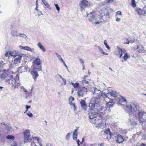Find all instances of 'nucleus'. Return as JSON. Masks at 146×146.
<instances>
[{
  "label": "nucleus",
  "instance_id": "603ef678",
  "mask_svg": "<svg viewBox=\"0 0 146 146\" xmlns=\"http://www.w3.org/2000/svg\"><path fill=\"white\" fill-rule=\"evenodd\" d=\"M25 107H26V111H27L28 109H29L31 108L30 106H29L27 105H26L25 106Z\"/></svg>",
  "mask_w": 146,
  "mask_h": 146
},
{
  "label": "nucleus",
  "instance_id": "4c0bfd02",
  "mask_svg": "<svg viewBox=\"0 0 146 146\" xmlns=\"http://www.w3.org/2000/svg\"><path fill=\"white\" fill-rule=\"evenodd\" d=\"M109 93L110 92H108V93H106L105 92H104L103 93H102L103 94V95H104L106 98H109V97H108L109 96Z\"/></svg>",
  "mask_w": 146,
  "mask_h": 146
},
{
  "label": "nucleus",
  "instance_id": "58836bf2",
  "mask_svg": "<svg viewBox=\"0 0 146 146\" xmlns=\"http://www.w3.org/2000/svg\"><path fill=\"white\" fill-rule=\"evenodd\" d=\"M54 5L56 7V8L57 10L58 11H59L60 10V8L59 7V6H58V4H55Z\"/></svg>",
  "mask_w": 146,
  "mask_h": 146
},
{
  "label": "nucleus",
  "instance_id": "39448f33",
  "mask_svg": "<svg viewBox=\"0 0 146 146\" xmlns=\"http://www.w3.org/2000/svg\"><path fill=\"white\" fill-rule=\"evenodd\" d=\"M139 119L140 123L146 122V113L143 111H138V113Z\"/></svg>",
  "mask_w": 146,
  "mask_h": 146
},
{
  "label": "nucleus",
  "instance_id": "f8f14e48",
  "mask_svg": "<svg viewBox=\"0 0 146 146\" xmlns=\"http://www.w3.org/2000/svg\"><path fill=\"white\" fill-rule=\"evenodd\" d=\"M8 52L10 55L13 57L17 56L18 55H19L21 53L18 52L17 51L15 50H13L12 51H9Z\"/></svg>",
  "mask_w": 146,
  "mask_h": 146
},
{
  "label": "nucleus",
  "instance_id": "ea45409f",
  "mask_svg": "<svg viewBox=\"0 0 146 146\" xmlns=\"http://www.w3.org/2000/svg\"><path fill=\"white\" fill-rule=\"evenodd\" d=\"M62 80L64 82V85H66V80L64 78H62Z\"/></svg>",
  "mask_w": 146,
  "mask_h": 146
},
{
  "label": "nucleus",
  "instance_id": "2f4dec72",
  "mask_svg": "<svg viewBox=\"0 0 146 146\" xmlns=\"http://www.w3.org/2000/svg\"><path fill=\"white\" fill-rule=\"evenodd\" d=\"M56 54L57 57L62 62L64 61L63 59L61 58L60 55L57 53H56Z\"/></svg>",
  "mask_w": 146,
  "mask_h": 146
},
{
  "label": "nucleus",
  "instance_id": "bb28decb",
  "mask_svg": "<svg viewBox=\"0 0 146 146\" xmlns=\"http://www.w3.org/2000/svg\"><path fill=\"white\" fill-rule=\"evenodd\" d=\"M117 48L119 52L121 53L122 54H123L124 53L125 51V50H122L118 46H117Z\"/></svg>",
  "mask_w": 146,
  "mask_h": 146
},
{
  "label": "nucleus",
  "instance_id": "7ed1b4c3",
  "mask_svg": "<svg viewBox=\"0 0 146 146\" xmlns=\"http://www.w3.org/2000/svg\"><path fill=\"white\" fill-rule=\"evenodd\" d=\"M103 15L102 16V19L97 16H95L94 12H90V13L88 14L87 17L88 18V20L89 21L92 22L94 24H98L101 23L104 21V20L102 19Z\"/></svg>",
  "mask_w": 146,
  "mask_h": 146
},
{
  "label": "nucleus",
  "instance_id": "e433bc0d",
  "mask_svg": "<svg viewBox=\"0 0 146 146\" xmlns=\"http://www.w3.org/2000/svg\"><path fill=\"white\" fill-rule=\"evenodd\" d=\"M19 36H21L22 37L24 38H27V36L24 34H19Z\"/></svg>",
  "mask_w": 146,
  "mask_h": 146
},
{
  "label": "nucleus",
  "instance_id": "a18cd8bd",
  "mask_svg": "<svg viewBox=\"0 0 146 146\" xmlns=\"http://www.w3.org/2000/svg\"><path fill=\"white\" fill-rule=\"evenodd\" d=\"M27 115L30 117H32L33 116V115L32 114V113H27Z\"/></svg>",
  "mask_w": 146,
  "mask_h": 146
},
{
  "label": "nucleus",
  "instance_id": "7c9ffc66",
  "mask_svg": "<svg viewBox=\"0 0 146 146\" xmlns=\"http://www.w3.org/2000/svg\"><path fill=\"white\" fill-rule=\"evenodd\" d=\"M25 50H28L31 52H33L34 51V48H31L29 47L26 46L25 47Z\"/></svg>",
  "mask_w": 146,
  "mask_h": 146
},
{
  "label": "nucleus",
  "instance_id": "864d4df0",
  "mask_svg": "<svg viewBox=\"0 0 146 146\" xmlns=\"http://www.w3.org/2000/svg\"><path fill=\"white\" fill-rule=\"evenodd\" d=\"M109 99L110 100L109 102H108V103L109 104H111V103H112L113 102V100L111 98H110Z\"/></svg>",
  "mask_w": 146,
  "mask_h": 146
},
{
  "label": "nucleus",
  "instance_id": "c9c22d12",
  "mask_svg": "<svg viewBox=\"0 0 146 146\" xmlns=\"http://www.w3.org/2000/svg\"><path fill=\"white\" fill-rule=\"evenodd\" d=\"M70 135V133H67V134L66 135V139L67 140H69Z\"/></svg>",
  "mask_w": 146,
  "mask_h": 146
},
{
  "label": "nucleus",
  "instance_id": "e2e57ef3",
  "mask_svg": "<svg viewBox=\"0 0 146 146\" xmlns=\"http://www.w3.org/2000/svg\"><path fill=\"white\" fill-rule=\"evenodd\" d=\"M63 63V64H64V65L66 67V68L68 70V68L67 67V66L66 65V64L65 63V62H64V61L63 62H62Z\"/></svg>",
  "mask_w": 146,
  "mask_h": 146
},
{
  "label": "nucleus",
  "instance_id": "f3484780",
  "mask_svg": "<svg viewBox=\"0 0 146 146\" xmlns=\"http://www.w3.org/2000/svg\"><path fill=\"white\" fill-rule=\"evenodd\" d=\"M78 131H77V129H75L73 132V139L74 140H76L77 139V136Z\"/></svg>",
  "mask_w": 146,
  "mask_h": 146
},
{
  "label": "nucleus",
  "instance_id": "0e129e2a",
  "mask_svg": "<svg viewBox=\"0 0 146 146\" xmlns=\"http://www.w3.org/2000/svg\"><path fill=\"white\" fill-rule=\"evenodd\" d=\"M121 21V19L120 18H116V21L117 22H119Z\"/></svg>",
  "mask_w": 146,
  "mask_h": 146
},
{
  "label": "nucleus",
  "instance_id": "5701e85b",
  "mask_svg": "<svg viewBox=\"0 0 146 146\" xmlns=\"http://www.w3.org/2000/svg\"><path fill=\"white\" fill-rule=\"evenodd\" d=\"M37 46L43 52H45L46 51V49L44 46L42 45L39 42L38 43Z\"/></svg>",
  "mask_w": 146,
  "mask_h": 146
},
{
  "label": "nucleus",
  "instance_id": "de8ad7c7",
  "mask_svg": "<svg viewBox=\"0 0 146 146\" xmlns=\"http://www.w3.org/2000/svg\"><path fill=\"white\" fill-rule=\"evenodd\" d=\"M73 108L74 109V111H76V105L75 104H73V105L72 106Z\"/></svg>",
  "mask_w": 146,
  "mask_h": 146
},
{
  "label": "nucleus",
  "instance_id": "cd10ccee",
  "mask_svg": "<svg viewBox=\"0 0 146 146\" xmlns=\"http://www.w3.org/2000/svg\"><path fill=\"white\" fill-rule=\"evenodd\" d=\"M6 138L8 139L14 140L15 139V137L13 135H8L6 136Z\"/></svg>",
  "mask_w": 146,
  "mask_h": 146
},
{
  "label": "nucleus",
  "instance_id": "49530a36",
  "mask_svg": "<svg viewBox=\"0 0 146 146\" xmlns=\"http://www.w3.org/2000/svg\"><path fill=\"white\" fill-rule=\"evenodd\" d=\"M26 68L24 67V66H21V67H20L19 68V70H20L21 69H23V70H25V69Z\"/></svg>",
  "mask_w": 146,
  "mask_h": 146
},
{
  "label": "nucleus",
  "instance_id": "9b49d317",
  "mask_svg": "<svg viewBox=\"0 0 146 146\" xmlns=\"http://www.w3.org/2000/svg\"><path fill=\"white\" fill-rule=\"evenodd\" d=\"M31 73L34 80L35 81L37 77L38 76L36 68L34 69L31 72Z\"/></svg>",
  "mask_w": 146,
  "mask_h": 146
},
{
  "label": "nucleus",
  "instance_id": "423d86ee",
  "mask_svg": "<svg viewBox=\"0 0 146 146\" xmlns=\"http://www.w3.org/2000/svg\"><path fill=\"white\" fill-rule=\"evenodd\" d=\"M99 107H98L97 109L96 108H91L90 107V109L89 110L88 115L90 119L95 118L97 116L98 114L97 113L95 112V110H97L98 109V108Z\"/></svg>",
  "mask_w": 146,
  "mask_h": 146
},
{
  "label": "nucleus",
  "instance_id": "ddd939ff",
  "mask_svg": "<svg viewBox=\"0 0 146 146\" xmlns=\"http://www.w3.org/2000/svg\"><path fill=\"white\" fill-rule=\"evenodd\" d=\"M117 139L116 141L117 142L121 143L124 141H126V139L125 138H123V137L121 135L118 134L117 135Z\"/></svg>",
  "mask_w": 146,
  "mask_h": 146
},
{
  "label": "nucleus",
  "instance_id": "2eb2a0df",
  "mask_svg": "<svg viewBox=\"0 0 146 146\" xmlns=\"http://www.w3.org/2000/svg\"><path fill=\"white\" fill-rule=\"evenodd\" d=\"M113 104L112 103L109 104L107 103L106 104V110L108 111V112H109L111 110L110 109L112 108L113 106Z\"/></svg>",
  "mask_w": 146,
  "mask_h": 146
},
{
  "label": "nucleus",
  "instance_id": "9d476101",
  "mask_svg": "<svg viewBox=\"0 0 146 146\" xmlns=\"http://www.w3.org/2000/svg\"><path fill=\"white\" fill-rule=\"evenodd\" d=\"M9 76V75H8L6 71L5 70L2 72H1L0 76L1 80H5Z\"/></svg>",
  "mask_w": 146,
  "mask_h": 146
},
{
  "label": "nucleus",
  "instance_id": "4468645a",
  "mask_svg": "<svg viewBox=\"0 0 146 146\" xmlns=\"http://www.w3.org/2000/svg\"><path fill=\"white\" fill-rule=\"evenodd\" d=\"M88 3L87 1L86 0H82L80 4V7L82 8H84L86 7L88 5Z\"/></svg>",
  "mask_w": 146,
  "mask_h": 146
},
{
  "label": "nucleus",
  "instance_id": "c85d7f7f",
  "mask_svg": "<svg viewBox=\"0 0 146 146\" xmlns=\"http://www.w3.org/2000/svg\"><path fill=\"white\" fill-rule=\"evenodd\" d=\"M38 7H36V8L35 9V10H36L37 12L38 13V16H39L40 15H43V14L42 12L40 11L38 9Z\"/></svg>",
  "mask_w": 146,
  "mask_h": 146
},
{
  "label": "nucleus",
  "instance_id": "37998d69",
  "mask_svg": "<svg viewBox=\"0 0 146 146\" xmlns=\"http://www.w3.org/2000/svg\"><path fill=\"white\" fill-rule=\"evenodd\" d=\"M76 141L78 144V146H79L80 144L82 143V142H80L79 139H78L76 140Z\"/></svg>",
  "mask_w": 146,
  "mask_h": 146
},
{
  "label": "nucleus",
  "instance_id": "c03bdc74",
  "mask_svg": "<svg viewBox=\"0 0 146 146\" xmlns=\"http://www.w3.org/2000/svg\"><path fill=\"white\" fill-rule=\"evenodd\" d=\"M116 16H117V15H122L121 14V12L120 11H117L116 13Z\"/></svg>",
  "mask_w": 146,
  "mask_h": 146
},
{
  "label": "nucleus",
  "instance_id": "1a4fd4ad",
  "mask_svg": "<svg viewBox=\"0 0 146 146\" xmlns=\"http://www.w3.org/2000/svg\"><path fill=\"white\" fill-rule=\"evenodd\" d=\"M23 55L24 54L22 53L20 54L19 55L17 56L18 57L15 58L13 62L16 66L19 65V64L21 62V58Z\"/></svg>",
  "mask_w": 146,
  "mask_h": 146
},
{
  "label": "nucleus",
  "instance_id": "aec40b11",
  "mask_svg": "<svg viewBox=\"0 0 146 146\" xmlns=\"http://www.w3.org/2000/svg\"><path fill=\"white\" fill-rule=\"evenodd\" d=\"M42 2L45 6L48 9H51L49 3L45 0H41Z\"/></svg>",
  "mask_w": 146,
  "mask_h": 146
},
{
  "label": "nucleus",
  "instance_id": "79ce46f5",
  "mask_svg": "<svg viewBox=\"0 0 146 146\" xmlns=\"http://www.w3.org/2000/svg\"><path fill=\"white\" fill-rule=\"evenodd\" d=\"M82 83L88 84V82L85 79L82 81Z\"/></svg>",
  "mask_w": 146,
  "mask_h": 146
},
{
  "label": "nucleus",
  "instance_id": "473e14b6",
  "mask_svg": "<svg viewBox=\"0 0 146 146\" xmlns=\"http://www.w3.org/2000/svg\"><path fill=\"white\" fill-rule=\"evenodd\" d=\"M131 4L132 6L133 7H135L136 4L135 0H131Z\"/></svg>",
  "mask_w": 146,
  "mask_h": 146
},
{
  "label": "nucleus",
  "instance_id": "5fc2aeb1",
  "mask_svg": "<svg viewBox=\"0 0 146 146\" xmlns=\"http://www.w3.org/2000/svg\"><path fill=\"white\" fill-rule=\"evenodd\" d=\"M142 139L144 140L146 139V135H143L142 137Z\"/></svg>",
  "mask_w": 146,
  "mask_h": 146
},
{
  "label": "nucleus",
  "instance_id": "774afa93",
  "mask_svg": "<svg viewBox=\"0 0 146 146\" xmlns=\"http://www.w3.org/2000/svg\"><path fill=\"white\" fill-rule=\"evenodd\" d=\"M22 88H23L24 92H27V90L25 89L23 87V86Z\"/></svg>",
  "mask_w": 146,
  "mask_h": 146
},
{
  "label": "nucleus",
  "instance_id": "a878e982",
  "mask_svg": "<svg viewBox=\"0 0 146 146\" xmlns=\"http://www.w3.org/2000/svg\"><path fill=\"white\" fill-rule=\"evenodd\" d=\"M104 133L106 134H109L110 136V138H111V133L110 132V129H105L104 131Z\"/></svg>",
  "mask_w": 146,
  "mask_h": 146
},
{
  "label": "nucleus",
  "instance_id": "8fccbe9b",
  "mask_svg": "<svg viewBox=\"0 0 146 146\" xmlns=\"http://www.w3.org/2000/svg\"><path fill=\"white\" fill-rule=\"evenodd\" d=\"M74 100V97H70L69 99V101H73Z\"/></svg>",
  "mask_w": 146,
  "mask_h": 146
},
{
  "label": "nucleus",
  "instance_id": "680f3d73",
  "mask_svg": "<svg viewBox=\"0 0 146 146\" xmlns=\"http://www.w3.org/2000/svg\"><path fill=\"white\" fill-rule=\"evenodd\" d=\"M5 56H6V57H9V56L8 54V52L7 51L5 53Z\"/></svg>",
  "mask_w": 146,
  "mask_h": 146
},
{
  "label": "nucleus",
  "instance_id": "f257e3e1",
  "mask_svg": "<svg viewBox=\"0 0 146 146\" xmlns=\"http://www.w3.org/2000/svg\"><path fill=\"white\" fill-rule=\"evenodd\" d=\"M118 103L122 106L127 104L125 109V111L128 113H130L132 111H137L139 108V106L136 102H131L127 103L126 100L123 96H121L119 98Z\"/></svg>",
  "mask_w": 146,
  "mask_h": 146
},
{
  "label": "nucleus",
  "instance_id": "3c124183",
  "mask_svg": "<svg viewBox=\"0 0 146 146\" xmlns=\"http://www.w3.org/2000/svg\"><path fill=\"white\" fill-rule=\"evenodd\" d=\"M113 1V0H106V2L108 3H111Z\"/></svg>",
  "mask_w": 146,
  "mask_h": 146
},
{
  "label": "nucleus",
  "instance_id": "412c9836",
  "mask_svg": "<svg viewBox=\"0 0 146 146\" xmlns=\"http://www.w3.org/2000/svg\"><path fill=\"white\" fill-rule=\"evenodd\" d=\"M109 94L112 96L115 97L118 96L119 94L116 92L112 91L110 92Z\"/></svg>",
  "mask_w": 146,
  "mask_h": 146
},
{
  "label": "nucleus",
  "instance_id": "6e6552de",
  "mask_svg": "<svg viewBox=\"0 0 146 146\" xmlns=\"http://www.w3.org/2000/svg\"><path fill=\"white\" fill-rule=\"evenodd\" d=\"M87 92V90L84 87H82L79 89L77 92L78 95L79 96H83Z\"/></svg>",
  "mask_w": 146,
  "mask_h": 146
},
{
  "label": "nucleus",
  "instance_id": "c756f323",
  "mask_svg": "<svg viewBox=\"0 0 146 146\" xmlns=\"http://www.w3.org/2000/svg\"><path fill=\"white\" fill-rule=\"evenodd\" d=\"M71 84H72V86L75 88H77L79 86V84L78 83H76L75 84L72 82H71Z\"/></svg>",
  "mask_w": 146,
  "mask_h": 146
},
{
  "label": "nucleus",
  "instance_id": "20e7f679",
  "mask_svg": "<svg viewBox=\"0 0 146 146\" xmlns=\"http://www.w3.org/2000/svg\"><path fill=\"white\" fill-rule=\"evenodd\" d=\"M30 131L28 130H25L24 132V142L26 143L27 142H30L32 141L34 138L33 137H31L30 136Z\"/></svg>",
  "mask_w": 146,
  "mask_h": 146
},
{
  "label": "nucleus",
  "instance_id": "6ab92c4d",
  "mask_svg": "<svg viewBox=\"0 0 146 146\" xmlns=\"http://www.w3.org/2000/svg\"><path fill=\"white\" fill-rule=\"evenodd\" d=\"M12 35L14 36H18L19 34L18 33L17 31V30L14 29L12 30L11 32Z\"/></svg>",
  "mask_w": 146,
  "mask_h": 146
},
{
  "label": "nucleus",
  "instance_id": "dca6fc26",
  "mask_svg": "<svg viewBox=\"0 0 146 146\" xmlns=\"http://www.w3.org/2000/svg\"><path fill=\"white\" fill-rule=\"evenodd\" d=\"M81 107L85 110H86L87 105L86 104V102L84 100H82L80 102Z\"/></svg>",
  "mask_w": 146,
  "mask_h": 146
},
{
  "label": "nucleus",
  "instance_id": "6e6d98bb",
  "mask_svg": "<svg viewBox=\"0 0 146 146\" xmlns=\"http://www.w3.org/2000/svg\"><path fill=\"white\" fill-rule=\"evenodd\" d=\"M36 69H37V70H38V71H41L42 72V69H41V66H39V68H36Z\"/></svg>",
  "mask_w": 146,
  "mask_h": 146
},
{
  "label": "nucleus",
  "instance_id": "338daca9",
  "mask_svg": "<svg viewBox=\"0 0 146 146\" xmlns=\"http://www.w3.org/2000/svg\"><path fill=\"white\" fill-rule=\"evenodd\" d=\"M110 13L108 12H107L106 14H104V15L106 17L107 16H109Z\"/></svg>",
  "mask_w": 146,
  "mask_h": 146
},
{
  "label": "nucleus",
  "instance_id": "72a5a7b5",
  "mask_svg": "<svg viewBox=\"0 0 146 146\" xmlns=\"http://www.w3.org/2000/svg\"><path fill=\"white\" fill-rule=\"evenodd\" d=\"M104 44L108 50H110V47L107 44V42H106V40H104Z\"/></svg>",
  "mask_w": 146,
  "mask_h": 146
},
{
  "label": "nucleus",
  "instance_id": "4be33fe9",
  "mask_svg": "<svg viewBox=\"0 0 146 146\" xmlns=\"http://www.w3.org/2000/svg\"><path fill=\"white\" fill-rule=\"evenodd\" d=\"M34 63L38 65H39L41 63V61L39 57L36 58L34 60Z\"/></svg>",
  "mask_w": 146,
  "mask_h": 146
},
{
  "label": "nucleus",
  "instance_id": "393cba45",
  "mask_svg": "<svg viewBox=\"0 0 146 146\" xmlns=\"http://www.w3.org/2000/svg\"><path fill=\"white\" fill-rule=\"evenodd\" d=\"M130 56L127 53H125V54L124 55L123 57H122V58H123L125 61H126L127 59L129 58Z\"/></svg>",
  "mask_w": 146,
  "mask_h": 146
},
{
  "label": "nucleus",
  "instance_id": "052dcab7",
  "mask_svg": "<svg viewBox=\"0 0 146 146\" xmlns=\"http://www.w3.org/2000/svg\"><path fill=\"white\" fill-rule=\"evenodd\" d=\"M143 11H144V12L146 14V6L143 7Z\"/></svg>",
  "mask_w": 146,
  "mask_h": 146
},
{
  "label": "nucleus",
  "instance_id": "13d9d810",
  "mask_svg": "<svg viewBox=\"0 0 146 146\" xmlns=\"http://www.w3.org/2000/svg\"><path fill=\"white\" fill-rule=\"evenodd\" d=\"M134 42H135V41L134 40H130L129 41V42H128L127 43V44H128L129 43H133Z\"/></svg>",
  "mask_w": 146,
  "mask_h": 146
},
{
  "label": "nucleus",
  "instance_id": "b1692460",
  "mask_svg": "<svg viewBox=\"0 0 146 146\" xmlns=\"http://www.w3.org/2000/svg\"><path fill=\"white\" fill-rule=\"evenodd\" d=\"M137 120L136 119H135L134 120L133 119H130V123L131 125H135L137 124Z\"/></svg>",
  "mask_w": 146,
  "mask_h": 146
},
{
  "label": "nucleus",
  "instance_id": "69168bd1",
  "mask_svg": "<svg viewBox=\"0 0 146 146\" xmlns=\"http://www.w3.org/2000/svg\"><path fill=\"white\" fill-rule=\"evenodd\" d=\"M69 104L70 105L72 106L73 104L72 102V101H69Z\"/></svg>",
  "mask_w": 146,
  "mask_h": 146
},
{
  "label": "nucleus",
  "instance_id": "a19ab883",
  "mask_svg": "<svg viewBox=\"0 0 146 146\" xmlns=\"http://www.w3.org/2000/svg\"><path fill=\"white\" fill-rule=\"evenodd\" d=\"M97 47L98 48L99 51L101 52L102 53V52L103 51V50H102V49L99 46H97Z\"/></svg>",
  "mask_w": 146,
  "mask_h": 146
},
{
  "label": "nucleus",
  "instance_id": "f704fd0d",
  "mask_svg": "<svg viewBox=\"0 0 146 146\" xmlns=\"http://www.w3.org/2000/svg\"><path fill=\"white\" fill-rule=\"evenodd\" d=\"M136 10L137 11L139 15H141L142 14V11L139 8H137L136 9Z\"/></svg>",
  "mask_w": 146,
  "mask_h": 146
},
{
  "label": "nucleus",
  "instance_id": "4d7b16f0",
  "mask_svg": "<svg viewBox=\"0 0 146 146\" xmlns=\"http://www.w3.org/2000/svg\"><path fill=\"white\" fill-rule=\"evenodd\" d=\"M79 61L81 63H82V64H84V61H83L82 58H80L79 59Z\"/></svg>",
  "mask_w": 146,
  "mask_h": 146
},
{
  "label": "nucleus",
  "instance_id": "f03ea898",
  "mask_svg": "<svg viewBox=\"0 0 146 146\" xmlns=\"http://www.w3.org/2000/svg\"><path fill=\"white\" fill-rule=\"evenodd\" d=\"M94 91L93 92L94 97L91 100L89 106L91 108L97 109L98 107L100 106L99 102L103 94L100 90H98L96 88H94Z\"/></svg>",
  "mask_w": 146,
  "mask_h": 146
},
{
  "label": "nucleus",
  "instance_id": "a211bd4d",
  "mask_svg": "<svg viewBox=\"0 0 146 146\" xmlns=\"http://www.w3.org/2000/svg\"><path fill=\"white\" fill-rule=\"evenodd\" d=\"M136 49H139L138 52L140 53L143 52L144 51V47L142 44L138 45Z\"/></svg>",
  "mask_w": 146,
  "mask_h": 146
},
{
  "label": "nucleus",
  "instance_id": "09e8293b",
  "mask_svg": "<svg viewBox=\"0 0 146 146\" xmlns=\"http://www.w3.org/2000/svg\"><path fill=\"white\" fill-rule=\"evenodd\" d=\"M11 145L12 146H17V144L16 142H14Z\"/></svg>",
  "mask_w": 146,
  "mask_h": 146
},
{
  "label": "nucleus",
  "instance_id": "bf43d9fd",
  "mask_svg": "<svg viewBox=\"0 0 146 146\" xmlns=\"http://www.w3.org/2000/svg\"><path fill=\"white\" fill-rule=\"evenodd\" d=\"M17 84H17L15 86V88H18V83L17 82H16V81L15 83L14 84Z\"/></svg>",
  "mask_w": 146,
  "mask_h": 146
},
{
  "label": "nucleus",
  "instance_id": "0eeeda50",
  "mask_svg": "<svg viewBox=\"0 0 146 146\" xmlns=\"http://www.w3.org/2000/svg\"><path fill=\"white\" fill-rule=\"evenodd\" d=\"M16 80L15 79L13 78L12 76H9L5 80V81L9 84H12L13 86H14V84L15 83L16 81L17 80V79H19V76L18 75H17L16 76Z\"/></svg>",
  "mask_w": 146,
  "mask_h": 146
}]
</instances>
